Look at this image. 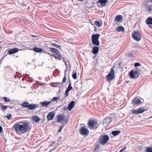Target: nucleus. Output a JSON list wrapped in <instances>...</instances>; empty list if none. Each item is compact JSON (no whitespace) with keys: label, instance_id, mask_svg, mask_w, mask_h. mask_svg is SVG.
<instances>
[{"label":"nucleus","instance_id":"obj_8","mask_svg":"<svg viewBox=\"0 0 152 152\" xmlns=\"http://www.w3.org/2000/svg\"><path fill=\"white\" fill-rule=\"evenodd\" d=\"M51 56L54 57L56 59L59 60H61L64 58L63 56L58 51L55 53L53 54Z\"/></svg>","mask_w":152,"mask_h":152},{"label":"nucleus","instance_id":"obj_1","mask_svg":"<svg viewBox=\"0 0 152 152\" xmlns=\"http://www.w3.org/2000/svg\"><path fill=\"white\" fill-rule=\"evenodd\" d=\"M14 127L16 132L24 134L30 130V128L26 121H23L15 123Z\"/></svg>","mask_w":152,"mask_h":152},{"label":"nucleus","instance_id":"obj_20","mask_svg":"<svg viewBox=\"0 0 152 152\" xmlns=\"http://www.w3.org/2000/svg\"><path fill=\"white\" fill-rule=\"evenodd\" d=\"M99 47L97 46H94L92 50V52L94 54H96L99 51Z\"/></svg>","mask_w":152,"mask_h":152},{"label":"nucleus","instance_id":"obj_48","mask_svg":"<svg viewBox=\"0 0 152 152\" xmlns=\"http://www.w3.org/2000/svg\"><path fill=\"white\" fill-rule=\"evenodd\" d=\"M3 129L1 126L0 125V133H1L2 132Z\"/></svg>","mask_w":152,"mask_h":152},{"label":"nucleus","instance_id":"obj_12","mask_svg":"<svg viewBox=\"0 0 152 152\" xmlns=\"http://www.w3.org/2000/svg\"><path fill=\"white\" fill-rule=\"evenodd\" d=\"M147 24L150 25L149 27L152 29V18H148L145 21Z\"/></svg>","mask_w":152,"mask_h":152},{"label":"nucleus","instance_id":"obj_21","mask_svg":"<svg viewBox=\"0 0 152 152\" xmlns=\"http://www.w3.org/2000/svg\"><path fill=\"white\" fill-rule=\"evenodd\" d=\"M100 35L99 34H96L92 35L91 40L99 39Z\"/></svg>","mask_w":152,"mask_h":152},{"label":"nucleus","instance_id":"obj_45","mask_svg":"<svg viewBox=\"0 0 152 152\" xmlns=\"http://www.w3.org/2000/svg\"><path fill=\"white\" fill-rule=\"evenodd\" d=\"M28 79H29L28 82H31L33 80V79L32 77H28Z\"/></svg>","mask_w":152,"mask_h":152},{"label":"nucleus","instance_id":"obj_37","mask_svg":"<svg viewBox=\"0 0 152 152\" xmlns=\"http://www.w3.org/2000/svg\"><path fill=\"white\" fill-rule=\"evenodd\" d=\"M3 99L5 102H9L10 101V98H7L6 97H4L3 98Z\"/></svg>","mask_w":152,"mask_h":152},{"label":"nucleus","instance_id":"obj_25","mask_svg":"<svg viewBox=\"0 0 152 152\" xmlns=\"http://www.w3.org/2000/svg\"><path fill=\"white\" fill-rule=\"evenodd\" d=\"M91 40L92 43L94 45L98 46L99 45V42L98 39Z\"/></svg>","mask_w":152,"mask_h":152},{"label":"nucleus","instance_id":"obj_24","mask_svg":"<svg viewBox=\"0 0 152 152\" xmlns=\"http://www.w3.org/2000/svg\"><path fill=\"white\" fill-rule=\"evenodd\" d=\"M121 132V131L119 130L114 131L112 132L111 133L113 135L116 136L119 134Z\"/></svg>","mask_w":152,"mask_h":152},{"label":"nucleus","instance_id":"obj_16","mask_svg":"<svg viewBox=\"0 0 152 152\" xmlns=\"http://www.w3.org/2000/svg\"><path fill=\"white\" fill-rule=\"evenodd\" d=\"M75 105V102L74 101H72L68 104V108L69 110H71L74 107Z\"/></svg>","mask_w":152,"mask_h":152},{"label":"nucleus","instance_id":"obj_22","mask_svg":"<svg viewBox=\"0 0 152 152\" xmlns=\"http://www.w3.org/2000/svg\"><path fill=\"white\" fill-rule=\"evenodd\" d=\"M32 50H34V51L37 52H41L43 50V49L37 48V47H34L33 48Z\"/></svg>","mask_w":152,"mask_h":152},{"label":"nucleus","instance_id":"obj_53","mask_svg":"<svg viewBox=\"0 0 152 152\" xmlns=\"http://www.w3.org/2000/svg\"><path fill=\"white\" fill-rule=\"evenodd\" d=\"M96 148H94V151H95L96 150Z\"/></svg>","mask_w":152,"mask_h":152},{"label":"nucleus","instance_id":"obj_6","mask_svg":"<svg viewBox=\"0 0 152 152\" xmlns=\"http://www.w3.org/2000/svg\"><path fill=\"white\" fill-rule=\"evenodd\" d=\"M129 74L130 77L132 79L137 78L139 77L138 72L137 70H132Z\"/></svg>","mask_w":152,"mask_h":152},{"label":"nucleus","instance_id":"obj_51","mask_svg":"<svg viewBox=\"0 0 152 152\" xmlns=\"http://www.w3.org/2000/svg\"><path fill=\"white\" fill-rule=\"evenodd\" d=\"M29 77V75H26V77Z\"/></svg>","mask_w":152,"mask_h":152},{"label":"nucleus","instance_id":"obj_57","mask_svg":"<svg viewBox=\"0 0 152 152\" xmlns=\"http://www.w3.org/2000/svg\"><path fill=\"white\" fill-rule=\"evenodd\" d=\"M63 123H64V122H62V123H61V124H63Z\"/></svg>","mask_w":152,"mask_h":152},{"label":"nucleus","instance_id":"obj_44","mask_svg":"<svg viewBox=\"0 0 152 152\" xmlns=\"http://www.w3.org/2000/svg\"><path fill=\"white\" fill-rule=\"evenodd\" d=\"M69 91L66 90V91H65V96H67L68 95H69Z\"/></svg>","mask_w":152,"mask_h":152},{"label":"nucleus","instance_id":"obj_18","mask_svg":"<svg viewBox=\"0 0 152 152\" xmlns=\"http://www.w3.org/2000/svg\"><path fill=\"white\" fill-rule=\"evenodd\" d=\"M96 124V122L92 120H89L88 123V125L90 127L93 128Z\"/></svg>","mask_w":152,"mask_h":152},{"label":"nucleus","instance_id":"obj_14","mask_svg":"<svg viewBox=\"0 0 152 152\" xmlns=\"http://www.w3.org/2000/svg\"><path fill=\"white\" fill-rule=\"evenodd\" d=\"M54 114L53 112H50L49 113L48 115H47V119L49 120H52L54 117Z\"/></svg>","mask_w":152,"mask_h":152},{"label":"nucleus","instance_id":"obj_17","mask_svg":"<svg viewBox=\"0 0 152 152\" xmlns=\"http://www.w3.org/2000/svg\"><path fill=\"white\" fill-rule=\"evenodd\" d=\"M148 0L146 1V4H145V6L146 9H148L149 11H151L152 10L151 9L152 5L148 4H147L148 3Z\"/></svg>","mask_w":152,"mask_h":152},{"label":"nucleus","instance_id":"obj_46","mask_svg":"<svg viewBox=\"0 0 152 152\" xmlns=\"http://www.w3.org/2000/svg\"><path fill=\"white\" fill-rule=\"evenodd\" d=\"M12 116V115L11 114H9L8 115H7L6 117L9 120H10L11 117Z\"/></svg>","mask_w":152,"mask_h":152},{"label":"nucleus","instance_id":"obj_30","mask_svg":"<svg viewBox=\"0 0 152 152\" xmlns=\"http://www.w3.org/2000/svg\"><path fill=\"white\" fill-rule=\"evenodd\" d=\"M29 104L28 102H25L21 104V105L23 107H26L27 108Z\"/></svg>","mask_w":152,"mask_h":152},{"label":"nucleus","instance_id":"obj_47","mask_svg":"<svg viewBox=\"0 0 152 152\" xmlns=\"http://www.w3.org/2000/svg\"><path fill=\"white\" fill-rule=\"evenodd\" d=\"M126 148V147H124V148H122L121 150L119 152H122L123 151H124V150H125Z\"/></svg>","mask_w":152,"mask_h":152},{"label":"nucleus","instance_id":"obj_56","mask_svg":"<svg viewBox=\"0 0 152 152\" xmlns=\"http://www.w3.org/2000/svg\"><path fill=\"white\" fill-rule=\"evenodd\" d=\"M151 3H152V0H151Z\"/></svg>","mask_w":152,"mask_h":152},{"label":"nucleus","instance_id":"obj_3","mask_svg":"<svg viewBox=\"0 0 152 152\" xmlns=\"http://www.w3.org/2000/svg\"><path fill=\"white\" fill-rule=\"evenodd\" d=\"M114 77V70L113 68H111L110 69V72L105 77V78H106L107 81L110 82L113 80Z\"/></svg>","mask_w":152,"mask_h":152},{"label":"nucleus","instance_id":"obj_59","mask_svg":"<svg viewBox=\"0 0 152 152\" xmlns=\"http://www.w3.org/2000/svg\"><path fill=\"white\" fill-rule=\"evenodd\" d=\"M151 118H152V116L151 117Z\"/></svg>","mask_w":152,"mask_h":152},{"label":"nucleus","instance_id":"obj_36","mask_svg":"<svg viewBox=\"0 0 152 152\" xmlns=\"http://www.w3.org/2000/svg\"><path fill=\"white\" fill-rule=\"evenodd\" d=\"M59 99H60V98L59 97H53V98L52 99V100L51 101V102L56 101V102H57L58 101V100H59Z\"/></svg>","mask_w":152,"mask_h":152},{"label":"nucleus","instance_id":"obj_38","mask_svg":"<svg viewBox=\"0 0 152 152\" xmlns=\"http://www.w3.org/2000/svg\"><path fill=\"white\" fill-rule=\"evenodd\" d=\"M132 112L133 114H139L138 110H132Z\"/></svg>","mask_w":152,"mask_h":152},{"label":"nucleus","instance_id":"obj_40","mask_svg":"<svg viewBox=\"0 0 152 152\" xmlns=\"http://www.w3.org/2000/svg\"><path fill=\"white\" fill-rule=\"evenodd\" d=\"M105 120L107 121V123H108V124H110L111 121V119L110 118L105 119Z\"/></svg>","mask_w":152,"mask_h":152},{"label":"nucleus","instance_id":"obj_11","mask_svg":"<svg viewBox=\"0 0 152 152\" xmlns=\"http://www.w3.org/2000/svg\"><path fill=\"white\" fill-rule=\"evenodd\" d=\"M19 50L17 48H14L10 49L8 51V53L9 54L12 55L17 52Z\"/></svg>","mask_w":152,"mask_h":152},{"label":"nucleus","instance_id":"obj_29","mask_svg":"<svg viewBox=\"0 0 152 152\" xmlns=\"http://www.w3.org/2000/svg\"><path fill=\"white\" fill-rule=\"evenodd\" d=\"M9 107V106H6L5 105H3L1 107V110L4 112L5 110L7 109V107Z\"/></svg>","mask_w":152,"mask_h":152},{"label":"nucleus","instance_id":"obj_43","mask_svg":"<svg viewBox=\"0 0 152 152\" xmlns=\"http://www.w3.org/2000/svg\"><path fill=\"white\" fill-rule=\"evenodd\" d=\"M66 82V78L65 76V75L63 78V80L62 81V82L61 83H62L63 84V83H65Z\"/></svg>","mask_w":152,"mask_h":152},{"label":"nucleus","instance_id":"obj_5","mask_svg":"<svg viewBox=\"0 0 152 152\" xmlns=\"http://www.w3.org/2000/svg\"><path fill=\"white\" fill-rule=\"evenodd\" d=\"M143 101V99L139 98L136 97L134 98L131 102V104L134 105H139Z\"/></svg>","mask_w":152,"mask_h":152},{"label":"nucleus","instance_id":"obj_4","mask_svg":"<svg viewBox=\"0 0 152 152\" xmlns=\"http://www.w3.org/2000/svg\"><path fill=\"white\" fill-rule=\"evenodd\" d=\"M84 126H82L80 127V133L81 134L83 135H88L89 133V131L88 129L86 128V126L83 124Z\"/></svg>","mask_w":152,"mask_h":152},{"label":"nucleus","instance_id":"obj_32","mask_svg":"<svg viewBox=\"0 0 152 152\" xmlns=\"http://www.w3.org/2000/svg\"><path fill=\"white\" fill-rule=\"evenodd\" d=\"M72 88V87L71 86V82H69V83L68 86L66 90L70 91Z\"/></svg>","mask_w":152,"mask_h":152},{"label":"nucleus","instance_id":"obj_28","mask_svg":"<svg viewBox=\"0 0 152 152\" xmlns=\"http://www.w3.org/2000/svg\"><path fill=\"white\" fill-rule=\"evenodd\" d=\"M94 24L96 26L99 27L102 25V23H100L99 21H96L95 22Z\"/></svg>","mask_w":152,"mask_h":152},{"label":"nucleus","instance_id":"obj_27","mask_svg":"<svg viewBox=\"0 0 152 152\" xmlns=\"http://www.w3.org/2000/svg\"><path fill=\"white\" fill-rule=\"evenodd\" d=\"M77 76L76 70H74L72 74L73 78L74 79H77Z\"/></svg>","mask_w":152,"mask_h":152},{"label":"nucleus","instance_id":"obj_50","mask_svg":"<svg viewBox=\"0 0 152 152\" xmlns=\"http://www.w3.org/2000/svg\"><path fill=\"white\" fill-rule=\"evenodd\" d=\"M68 109V107H67L66 106H65L63 108V110L64 111L67 110Z\"/></svg>","mask_w":152,"mask_h":152},{"label":"nucleus","instance_id":"obj_35","mask_svg":"<svg viewBox=\"0 0 152 152\" xmlns=\"http://www.w3.org/2000/svg\"><path fill=\"white\" fill-rule=\"evenodd\" d=\"M138 110L139 113H140L144 112L145 110H144L142 107H140L138 109Z\"/></svg>","mask_w":152,"mask_h":152},{"label":"nucleus","instance_id":"obj_52","mask_svg":"<svg viewBox=\"0 0 152 152\" xmlns=\"http://www.w3.org/2000/svg\"><path fill=\"white\" fill-rule=\"evenodd\" d=\"M9 108H10L11 109V108H12L13 107H9Z\"/></svg>","mask_w":152,"mask_h":152},{"label":"nucleus","instance_id":"obj_49","mask_svg":"<svg viewBox=\"0 0 152 152\" xmlns=\"http://www.w3.org/2000/svg\"><path fill=\"white\" fill-rule=\"evenodd\" d=\"M63 59V61L65 63L66 66V67H67L66 64V61H65V58H64L63 59Z\"/></svg>","mask_w":152,"mask_h":152},{"label":"nucleus","instance_id":"obj_33","mask_svg":"<svg viewBox=\"0 0 152 152\" xmlns=\"http://www.w3.org/2000/svg\"><path fill=\"white\" fill-rule=\"evenodd\" d=\"M51 45L53 47H56V48H57L60 49H61V46L58 45L56 44L55 43H51Z\"/></svg>","mask_w":152,"mask_h":152},{"label":"nucleus","instance_id":"obj_23","mask_svg":"<svg viewBox=\"0 0 152 152\" xmlns=\"http://www.w3.org/2000/svg\"><path fill=\"white\" fill-rule=\"evenodd\" d=\"M107 1V0H99L97 2V3H99L102 6H103L105 5Z\"/></svg>","mask_w":152,"mask_h":152},{"label":"nucleus","instance_id":"obj_10","mask_svg":"<svg viewBox=\"0 0 152 152\" xmlns=\"http://www.w3.org/2000/svg\"><path fill=\"white\" fill-rule=\"evenodd\" d=\"M38 105H37L36 104H29L27 109L30 110H33L34 109H36L38 107Z\"/></svg>","mask_w":152,"mask_h":152},{"label":"nucleus","instance_id":"obj_55","mask_svg":"<svg viewBox=\"0 0 152 152\" xmlns=\"http://www.w3.org/2000/svg\"><path fill=\"white\" fill-rule=\"evenodd\" d=\"M31 36H32V37H34L36 36H35V35H31Z\"/></svg>","mask_w":152,"mask_h":152},{"label":"nucleus","instance_id":"obj_2","mask_svg":"<svg viewBox=\"0 0 152 152\" xmlns=\"http://www.w3.org/2000/svg\"><path fill=\"white\" fill-rule=\"evenodd\" d=\"M109 137L107 135H102L100 137L99 142L102 145H105L109 140Z\"/></svg>","mask_w":152,"mask_h":152},{"label":"nucleus","instance_id":"obj_42","mask_svg":"<svg viewBox=\"0 0 152 152\" xmlns=\"http://www.w3.org/2000/svg\"><path fill=\"white\" fill-rule=\"evenodd\" d=\"M64 125H63L62 126H60V128L58 130V133L61 132V129H63V127H64Z\"/></svg>","mask_w":152,"mask_h":152},{"label":"nucleus","instance_id":"obj_54","mask_svg":"<svg viewBox=\"0 0 152 152\" xmlns=\"http://www.w3.org/2000/svg\"><path fill=\"white\" fill-rule=\"evenodd\" d=\"M46 53H48V54H49V55H51L50 54V53H48V52H46Z\"/></svg>","mask_w":152,"mask_h":152},{"label":"nucleus","instance_id":"obj_31","mask_svg":"<svg viewBox=\"0 0 152 152\" xmlns=\"http://www.w3.org/2000/svg\"><path fill=\"white\" fill-rule=\"evenodd\" d=\"M124 27L120 26L117 29V31L118 32L123 31L124 30Z\"/></svg>","mask_w":152,"mask_h":152},{"label":"nucleus","instance_id":"obj_34","mask_svg":"<svg viewBox=\"0 0 152 152\" xmlns=\"http://www.w3.org/2000/svg\"><path fill=\"white\" fill-rule=\"evenodd\" d=\"M50 51L51 52L54 53H55L58 50L57 49H55L54 48H51L50 49Z\"/></svg>","mask_w":152,"mask_h":152},{"label":"nucleus","instance_id":"obj_19","mask_svg":"<svg viewBox=\"0 0 152 152\" xmlns=\"http://www.w3.org/2000/svg\"><path fill=\"white\" fill-rule=\"evenodd\" d=\"M122 20L123 17L122 16L118 15L115 17L114 20L117 21V22H119L121 21Z\"/></svg>","mask_w":152,"mask_h":152},{"label":"nucleus","instance_id":"obj_9","mask_svg":"<svg viewBox=\"0 0 152 152\" xmlns=\"http://www.w3.org/2000/svg\"><path fill=\"white\" fill-rule=\"evenodd\" d=\"M64 116L61 115H59L58 117V118L57 120V121L58 123L61 122L62 121H64L65 122L64 124H67L68 121V118H67L66 119H64Z\"/></svg>","mask_w":152,"mask_h":152},{"label":"nucleus","instance_id":"obj_15","mask_svg":"<svg viewBox=\"0 0 152 152\" xmlns=\"http://www.w3.org/2000/svg\"><path fill=\"white\" fill-rule=\"evenodd\" d=\"M51 102V101H45L40 102V104L42 107H47L48 105L50 104Z\"/></svg>","mask_w":152,"mask_h":152},{"label":"nucleus","instance_id":"obj_41","mask_svg":"<svg viewBox=\"0 0 152 152\" xmlns=\"http://www.w3.org/2000/svg\"><path fill=\"white\" fill-rule=\"evenodd\" d=\"M141 64L140 63L136 62L134 64V66L137 67L140 66Z\"/></svg>","mask_w":152,"mask_h":152},{"label":"nucleus","instance_id":"obj_39","mask_svg":"<svg viewBox=\"0 0 152 152\" xmlns=\"http://www.w3.org/2000/svg\"><path fill=\"white\" fill-rule=\"evenodd\" d=\"M146 152H152V147H148L146 149Z\"/></svg>","mask_w":152,"mask_h":152},{"label":"nucleus","instance_id":"obj_26","mask_svg":"<svg viewBox=\"0 0 152 152\" xmlns=\"http://www.w3.org/2000/svg\"><path fill=\"white\" fill-rule=\"evenodd\" d=\"M33 119L36 122H39L40 120V119L38 116H36L33 117Z\"/></svg>","mask_w":152,"mask_h":152},{"label":"nucleus","instance_id":"obj_7","mask_svg":"<svg viewBox=\"0 0 152 152\" xmlns=\"http://www.w3.org/2000/svg\"><path fill=\"white\" fill-rule=\"evenodd\" d=\"M132 37L135 40L139 41L141 38L140 34L137 31H134L133 33L132 34Z\"/></svg>","mask_w":152,"mask_h":152},{"label":"nucleus","instance_id":"obj_58","mask_svg":"<svg viewBox=\"0 0 152 152\" xmlns=\"http://www.w3.org/2000/svg\"><path fill=\"white\" fill-rule=\"evenodd\" d=\"M129 55L130 56H131V54H129Z\"/></svg>","mask_w":152,"mask_h":152},{"label":"nucleus","instance_id":"obj_13","mask_svg":"<svg viewBox=\"0 0 152 152\" xmlns=\"http://www.w3.org/2000/svg\"><path fill=\"white\" fill-rule=\"evenodd\" d=\"M52 86L53 87H60V88H63V84L61 83H54L52 84Z\"/></svg>","mask_w":152,"mask_h":152}]
</instances>
